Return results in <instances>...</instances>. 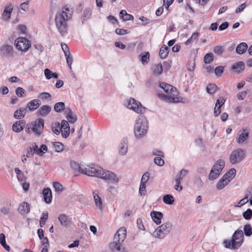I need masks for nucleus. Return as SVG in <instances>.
<instances>
[{"mask_svg":"<svg viewBox=\"0 0 252 252\" xmlns=\"http://www.w3.org/2000/svg\"><path fill=\"white\" fill-rule=\"evenodd\" d=\"M163 201L167 204L171 205L173 204L174 202V199L172 195L166 194L163 197Z\"/></svg>","mask_w":252,"mask_h":252,"instance_id":"37","label":"nucleus"},{"mask_svg":"<svg viewBox=\"0 0 252 252\" xmlns=\"http://www.w3.org/2000/svg\"><path fill=\"white\" fill-rule=\"evenodd\" d=\"M91 16V11L90 9L89 8H86L84 12L83 16L82 18V23H83L85 21H86L87 19H88Z\"/></svg>","mask_w":252,"mask_h":252,"instance_id":"44","label":"nucleus"},{"mask_svg":"<svg viewBox=\"0 0 252 252\" xmlns=\"http://www.w3.org/2000/svg\"><path fill=\"white\" fill-rule=\"evenodd\" d=\"M65 105L63 102L56 103L54 106V110L57 112H61L64 109Z\"/></svg>","mask_w":252,"mask_h":252,"instance_id":"41","label":"nucleus"},{"mask_svg":"<svg viewBox=\"0 0 252 252\" xmlns=\"http://www.w3.org/2000/svg\"><path fill=\"white\" fill-rule=\"evenodd\" d=\"M172 224L170 222H166L159 226L154 233L156 238L163 239L171 230Z\"/></svg>","mask_w":252,"mask_h":252,"instance_id":"6","label":"nucleus"},{"mask_svg":"<svg viewBox=\"0 0 252 252\" xmlns=\"http://www.w3.org/2000/svg\"><path fill=\"white\" fill-rule=\"evenodd\" d=\"M32 123L33 127V132H34L36 136H39L43 132L44 125V120L39 118L35 121L33 123Z\"/></svg>","mask_w":252,"mask_h":252,"instance_id":"12","label":"nucleus"},{"mask_svg":"<svg viewBox=\"0 0 252 252\" xmlns=\"http://www.w3.org/2000/svg\"><path fill=\"white\" fill-rule=\"evenodd\" d=\"M199 32H193L191 37L188 39L187 41L185 42L186 45H188L191 43L193 40H196L198 38V37L199 36Z\"/></svg>","mask_w":252,"mask_h":252,"instance_id":"46","label":"nucleus"},{"mask_svg":"<svg viewBox=\"0 0 252 252\" xmlns=\"http://www.w3.org/2000/svg\"><path fill=\"white\" fill-rule=\"evenodd\" d=\"M195 63L194 60L189 61L187 64V67L189 71H192L195 68Z\"/></svg>","mask_w":252,"mask_h":252,"instance_id":"51","label":"nucleus"},{"mask_svg":"<svg viewBox=\"0 0 252 252\" xmlns=\"http://www.w3.org/2000/svg\"><path fill=\"white\" fill-rule=\"evenodd\" d=\"M128 146L126 143H122L120 145V154L122 155H125L127 152Z\"/></svg>","mask_w":252,"mask_h":252,"instance_id":"45","label":"nucleus"},{"mask_svg":"<svg viewBox=\"0 0 252 252\" xmlns=\"http://www.w3.org/2000/svg\"><path fill=\"white\" fill-rule=\"evenodd\" d=\"M30 211V205L28 203L24 202L21 203L19 208L18 211L21 214H28Z\"/></svg>","mask_w":252,"mask_h":252,"instance_id":"28","label":"nucleus"},{"mask_svg":"<svg viewBox=\"0 0 252 252\" xmlns=\"http://www.w3.org/2000/svg\"><path fill=\"white\" fill-rule=\"evenodd\" d=\"M53 187L56 192H61L63 189V186L61 185V184L58 182H56L53 183Z\"/></svg>","mask_w":252,"mask_h":252,"instance_id":"49","label":"nucleus"},{"mask_svg":"<svg viewBox=\"0 0 252 252\" xmlns=\"http://www.w3.org/2000/svg\"><path fill=\"white\" fill-rule=\"evenodd\" d=\"M16 93L18 97H22L25 95V91L23 88L18 87L16 90Z\"/></svg>","mask_w":252,"mask_h":252,"instance_id":"53","label":"nucleus"},{"mask_svg":"<svg viewBox=\"0 0 252 252\" xmlns=\"http://www.w3.org/2000/svg\"><path fill=\"white\" fill-rule=\"evenodd\" d=\"M102 168L98 165L84 166L83 170H81V173L89 176H95L99 178Z\"/></svg>","mask_w":252,"mask_h":252,"instance_id":"7","label":"nucleus"},{"mask_svg":"<svg viewBox=\"0 0 252 252\" xmlns=\"http://www.w3.org/2000/svg\"><path fill=\"white\" fill-rule=\"evenodd\" d=\"M168 47L167 46L163 45L159 50V56L161 59H165L168 54Z\"/></svg>","mask_w":252,"mask_h":252,"instance_id":"32","label":"nucleus"},{"mask_svg":"<svg viewBox=\"0 0 252 252\" xmlns=\"http://www.w3.org/2000/svg\"><path fill=\"white\" fill-rule=\"evenodd\" d=\"M244 218L247 220H249L252 217V210L251 209H248L243 214Z\"/></svg>","mask_w":252,"mask_h":252,"instance_id":"48","label":"nucleus"},{"mask_svg":"<svg viewBox=\"0 0 252 252\" xmlns=\"http://www.w3.org/2000/svg\"><path fill=\"white\" fill-rule=\"evenodd\" d=\"M61 46H62V50L63 51L65 55L66 54H68L69 53H70L69 49L68 46L66 44L62 43Z\"/></svg>","mask_w":252,"mask_h":252,"instance_id":"62","label":"nucleus"},{"mask_svg":"<svg viewBox=\"0 0 252 252\" xmlns=\"http://www.w3.org/2000/svg\"><path fill=\"white\" fill-rule=\"evenodd\" d=\"M161 157H156L154 159L155 163L158 166H162L164 163V160L161 158Z\"/></svg>","mask_w":252,"mask_h":252,"instance_id":"56","label":"nucleus"},{"mask_svg":"<svg viewBox=\"0 0 252 252\" xmlns=\"http://www.w3.org/2000/svg\"><path fill=\"white\" fill-rule=\"evenodd\" d=\"M44 74L47 79H50L52 78L53 72H52L49 69L46 68L44 70Z\"/></svg>","mask_w":252,"mask_h":252,"instance_id":"63","label":"nucleus"},{"mask_svg":"<svg viewBox=\"0 0 252 252\" xmlns=\"http://www.w3.org/2000/svg\"><path fill=\"white\" fill-rule=\"evenodd\" d=\"M26 121L24 120L16 121L12 126V129L15 132L22 131L26 126Z\"/></svg>","mask_w":252,"mask_h":252,"instance_id":"18","label":"nucleus"},{"mask_svg":"<svg viewBox=\"0 0 252 252\" xmlns=\"http://www.w3.org/2000/svg\"><path fill=\"white\" fill-rule=\"evenodd\" d=\"M115 32L117 34L119 35H125L130 32L126 30L117 29L115 30Z\"/></svg>","mask_w":252,"mask_h":252,"instance_id":"61","label":"nucleus"},{"mask_svg":"<svg viewBox=\"0 0 252 252\" xmlns=\"http://www.w3.org/2000/svg\"><path fill=\"white\" fill-rule=\"evenodd\" d=\"M248 45L245 42H242L239 44L236 47V52L239 54L244 53L247 50Z\"/></svg>","mask_w":252,"mask_h":252,"instance_id":"33","label":"nucleus"},{"mask_svg":"<svg viewBox=\"0 0 252 252\" xmlns=\"http://www.w3.org/2000/svg\"><path fill=\"white\" fill-rule=\"evenodd\" d=\"M246 152L241 149H237L231 153L229 160L231 163L234 164L240 162L245 158Z\"/></svg>","mask_w":252,"mask_h":252,"instance_id":"8","label":"nucleus"},{"mask_svg":"<svg viewBox=\"0 0 252 252\" xmlns=\"http://www.w3.org/2000/svg\"><path fill=\"white\" fill-rule=\"evenodd\" d=\"M32 149L34 153L40 156H42L47 151L48 148L46 145H42L40 146V148H39L38 146L35 144L33 143L31 146Z\"/></svg>","mask_w":252,"mask_h":252,"instance_id":"16","label":"nucleus"},{"mask_svg":"<svg viewBox=\"0 0 252 252\" xmlns=\"http://www.w3.org/2000/svg\"><path fill=\"white\" fill-rule=\"evenodd\" d=\"M65 56L66 58V62H67L68 65L69 66L70 68H71V64L72 63V57L70 55V53H69L68 54H66L65 55Z\"/></svg>","mask_w":252,"mask_h":252,"instance_id":"60","label":"nucleus"},{"mask_svg":"<svg viewBox=\"0 0 252 252\" xmlns=\"http://www.w3.org/2000/svg\"><path fill=\"white\" fill-rule=\"evenodd\" d=\"M225 101V99L223 97H220L219 99L217 100L215 106L219 107H221V106L224 103Z\"/></svg>","mask_w":252,"mask_h":252,"instance_id":"59","label":"nucleus"},{"mask_svg":"<svg viewBox=\"0 0 252 252\" xmlns=\"http://www.w3.org/2000/svg\"><path fill=\"white\" fill-rule=\"evenodd\" d=\"M3 50L5 52L7 55H10L12 53L13 51L12 46L8 45H6L3 47Z\"/></svg>","mask_w":252,"mask_h":252,"instance_id":"54","label":"nucleus"},{"mask_svg":"<svg viewBox=\"0 0 252 252\" xmlns=\"http://www.w3.org/2000/svg\"><path fill=\"white\" fill-rule=\"evenodd\" d=\"M229 182L230 180L226 179L225 176H222V177L217 183L216 188L217 189L221 190L227 185Z\"/></svg>","mask_w":252,"mask_h":252,"instance_id":"27","label":"nucleus"},{"mask_svg":"<svg viewBox=\"0 0 252 252\" xmlns=\"http://www.w3.org/2000/svg\"><path fill=\"white\" fill-rule=\"evenodd\" d=\"M150 215L153 221L157 224H159L161 223V219L163 216L161 212L153 211L151 212Z\"/></svg>","mask_w":252,"mask_h":252,"instance_id":"21","label":"nucleus"},{"mask_svg":"<svg viewBox=\"0 0 252 252\" xmlns=\"http://www.w3.org/2000/svg\"><path fill=\"white\" fill-rule=\"evenodd\" d=\"M53 148L57 152H61L63 150L64 146L63 144L59 142H53Z\"/></svg>","mask_w":252,"mask_h":252,"instance_id":"38","label":"nucleus"},{"mask_svg":"<svg viewBox=\"0 0 252 252\" xmlns=\"http://www.w3.org/2000/svg\"><path fill=\"white\" fill-rule=\"evenodd\" d=\"M246 236H250L252 234V227L250 224H247L244 226V232Z\"/></svg>","mask_w":252,"mask_h":252,"instance_id":"42","label":"nucleus"},{"mask_svg":"<svg viewBox=\"0 0 252 252\" xmlns=\"http://www.w3.org/2000/svg\"><path fill=\"white\" fill-rule=\"evenodd\" d=\"M159 87L166 93V94H158L160 99L167 102L177 103L180 101L178 97L179 93L175 87L164 83H160Z\"/></svg>","mask_w":252,"mask_h":252,"instance_id":"2","label":"nucleus"},{"mask_svg":"<svg viewBox=\"0 0 252 252\" xmlns=\"http://www.w3.org/2000/svg\"><path fill=\"white\" fill-rule=\"evenodd\" d=\"M214 60V56L212 53L206 54L204 57V62L207 64L211 63Z\"/></svg>","mask_w":252,"mask_h":252,"instance_id":"43","label":"nucleus"},{"mask_svg":"<svg viewBox=\"0 0 252 252\" xmlns=\"http://www.w3.org/2000/svg\"><path fill=\"white\" fill-rule=\"evenodd\" d=\"M11 210L12 207L11 204H7L1 207L0 212L3 215H8L11 213Z\"/></svg>","mask_w":252,"mask_h":252,"instance_id":"34","label":"nucleus"},{"mask_svg":"<svg viewBox=\"0 0 252 252\" xmlns=\"http://www.w3.org/2000/svg\"><path fill=\"white\" fill-rule=\"evenodd\" d=\"M62 131V135L63 138H67L70 133V127L68 122L65 120H63L60 124Z\"/></svg>","mask_w":252,"mask_h":252,"instance_id":"14","label":"nucleus"},{"mask_svg":"<svg viewBox=\"0 0 252 252\" xmlns=\"http://www.w3.org/2000/svg\"><path fill=\"white\" fill-rule=\"evenodd\" d=\"M163 68L161 63H158L156 65L155 68L154 70L155 74L159 75L162 72Z\"/></svg>","mask_w":252,"mask_h":252,"instance_id":"47","label":"nucleus"},{"mask_svg":"<svg viewBox=\"0 0 252 252\" xmlns=\"http://www.w3.org/2000/svg\"><path fill=\"white\" fill-rule=\"evenodd\" d=\"M218 90V87L215 84H209L206 87L207 92L210 94H213Z\"/></svg>","mask_w":252,"mask_h":252,"instance_id":"35","label":"nucleus"},{"mask_svg":"<svg viewBox=\"0 0 252 252\" xmlns=\"http://www.w3.org/2000/svg\"><path fill=\"white\" fill-rule=\"evenodd\" d=\"M244 68L245 64L243 62L236 63H234L231 67V69L237 73H240L241 71L244 70Z\"/></svg>","mask_w":252,"mask_h":252,"instance_id":"26","label":"nucleus"},{"mask_svg":"<svg viewBox=\"0 0 252 252\" xmlns=\"http://www.w3.org/2000/svg\"><path fill=\"white\" fill-rule=\"evenodd\" d=\"M244 241L243 231L240 229L236 230L232 235V239H225L223 244L225 248L231 250H237L240 247Z\"/></svg>","mask_w":252,"mask_h":252,"instance_id":"4","label":"nucleus"},{"mask_svg":"<svg viewBox=\"0 0 252 252\" xmlns=\"http://www.w3.org/2000/svg\"><path fill=\"white\" fill-rule=\"evenodd\" d=\"M58 220L60 222L61 225L64 227L67 228L71 224L70 219L65 214H61L58 217Z\"/></svg>","mask_w":252,"mask_h":252,"instance_id":"17","label":"nucleus"},{"mask_svg":"<svg viewBox=\"0 0 252 252\" xmlns=\"http://www.w3.org/2000/svg\"><path fill=\"white\" fill-rule=\"evenodd\" d=\"M146 192V185L143 183H140L139 187V193L142 196L145 194Z\"/></svg>","mask_w":252,"mask_h":252,"instance_id":"55","label":"nucleus"},{"mask_svg":"<svg viewBox=\"0 0 252 252\" xmlns=\"http://www.w3.org/2000/svg\"><path fill=\"white\" fill-rule=\"evenodd\" d=\"M181 181L180 179L176 178L175 179V189L178 191H180L183 189L182 186L180 185Z\"/></svg>","mask_w":252,"mask_h":252,"instance_id":"57","label":"nucleus"},{"mask_svg":"<svg viewBox=\"0 0 252 252\" xmlns=\"http://www.w3.org/2000/svg\"><path fill=\"white\" fill-rule=\"evenodd\" d=\"M99 178L103 179L108 183L118 184L119 182V178L114 173L110 171L104 170L103 168Z\"/></svg>","mask_w":252,"mask_h":252,"instance_id":"9","label":"nucleus"},{"mask_svg":"<svg viewBox=\"0 0 252 252\" xmlns=\"http://www.w3.org/2000/svg\"><path fill=\"white\" fill-rule=\"evenodd\" d=\"M236 171L234 168L230 169L226 174L223 176H225V178L227 180H229L230 182L235 177L236 175Z\"/></svg>","mask_w":252,"mask_h":252,"instance_id":"36","label":"nucleus"},{"mask_svg":"<svg viewBox=\"0 0 252 252\" xmlns=\"http://www.w3.org/2000/svg\"><path fill=\"white\" fill-rule=\"evenodd\" d=\"M72 14V10L68 7L64 6L63 8L62 11L57 13L56 15V26L58 31L62 35H64L67 32V21L71 18Z\"/></svg>","mask_w":252,"mask_h":252,"instance_id":"1","label":"nucleus"},{"mask_svg":"<svg viewBox=\"0 0 252 252\" xmlns=\"http://www.w3.org/2000/svg\"><path fill=\"white\" fill-rule=\"evenodd\" d=\"M225 162L224 160L221 159L218 160L215 164L213 165L211 169V177L213 178V171H216L218 174H220L222 169L224 167Z\"/></svg>","mask_w":252,"mask_h":252,"instance_id":"15","label":"nucleus"},{"mask_svg":"<svg viewBox=\"0 0 252 252\" xmlns=\"http://www.w3.org/2000/svg\"><path fill=\"white\" fill-rule=\"evenodd\" d=\"M148 126L147 120L141 116L136 120L134 126V134L136 138L144 137L147 132Z\"/></svg>","mask_w":252,"mask_h":252,"instance_id":"5","label":"nucleus"},{"mask_svg":"<svg viewBox=\"0 0 252 252\" xmlns=\"http://www.w3.org/2000/svg\"><path fill=\"white\" fill-rule=\"evenodd\" d=\"M99 191L97 190H95L93 192V197L94 200L95 205L98 207L100 210H102V202L101 198L98 195Z\"/></svg>","mask_w":252,"mask_h":252,"instance_id":"24","label":"nucleus"},{"mask_svg":"<svg viewBox=\"0 0 252 252\" xmlns=\"http://www.w3.org/2000/svg\"><path fill=\"white\" fill-rule=\"evenodd\" d=\"M26 112L27 109L26 108L21 107L15 111L14 117L16 119L21 120L25 116Z\"/></svg>","mask_w":252,"mask_h":252,"instance_id":"25","label":"nucleus"},{"mask_svg":"<svg viewBox=\"0 0 252 252\" xmlns=\"http://www.w3.org/2000/svg\"><path fill=\"white\" fill-rule=\"evenodd\" d=\"M53 132L56 135H59L61 131L60 124L59 123H55L53 124L51 126Z\"/></svg>","mask_w":252,"mask_h":252,"instance_id":"39","label":"nucleus"},{"mask_svg":"<svg viewBox=\"0 0 252 252\" xmlns=\"http://www.w3.org/2000/svg\"><path fill=\"white\" fill-rule=\"evenodd\" d=\"M51 111V107L49 105H45L41 106L37 111L36 114L38 116L46 117Z\"/></svg>","mask_w":252,"mask_h":252,"instance_id":"22","label":"nucleus"},{"mask_svg":"<svg viewBox=\"0 0 252 252\" xmlns=\"http://www.w3.org/2000/svg\"><path fill=\"white\" fill-rule=\"evenodd\" d=\"M13 10L12 4H9L5 7L2 16L5 20H8L10 18L11 13Z\"/></svg>","mask_w":252,"mask_h":252,"instance_id":"29","label":"nucleus"},{"mask_svg":"<svg viewBox=\"0 0 252 252\" xmlns=\"http://www.w3.org/2000/svg\"><path fill=\"white\" fill-rule=\"evenodd\" d=\"M246 91H242L239 92L237 94L238 99L239 100H243L246 96L247 95Z\"/></svg>","mask_w":252,"mask_h":252,"instance_id":"64","label":"nucleus"},{"mask_svg":"<svg viewBox=\"0 0 252 252\" xmlns=\"http://www.w3.org/2000/svg\"><path fill=\"white\" fill-rule=\"evenodd\" d=\"M16 47L23 52L27 51L31 46L30 41L25 37H19L15 41Z\"/></svg>","mask_w":252,"mask_h":252,"instance_id":"10","label":"nucleus"},{"mask_svg":"<svg viewBox=\"0 0 252 252\" xmlns=\"http://www.w3.org/2000/svg\"><path fill=\"white\" fill-rule=\"evenodd\" d=\"M149 176H150V175L148 172L145 173L142 177L140 183H143V184H145L148 181V180L149 179Z\"/></svg>","mask_w":252,"mask_h":252,"instance_id":"58","label":"nucleus"},{"mask_svg":"<svg viewBox=\"0 0 252 252\" xmlns=\"http://www.w3.org/2000/svg\"><path fill=\"white\" fill-rule=\"evenodd\" d=\"M223 69L224 67L222 66L217 67L215 69V73L216 75L218 77H220L223 72Z\"/></svg>","mask_w":252,"mask_h":252,"instance_id":"50","label":"nucleus"},{"mask_svg":"<svg viewBox=\"0 0 252 252\" xmlns=\"http://www.w3.org/2000/svg\"><path fill=\"white\" fill-rule=\"evenodd\" d=\"M70 166L74 170H78L79 172L81 173V170H83L84 166H81L79 165L76 161H70Z\"/></svg>","mask_w":252,"mask_h":252,"instance_id":"40","label":"nucleus"},{"mask_svg":"<svg viewBox=\"0 0 252 252\" xmlns=\"http://www.w3.org/2000/svg\"><path fill=\"white\" fill-rule=\"evenodd\" d=\"M125 228H120L115 234L113 241L109 245L110 249L114 252H124L123 244L126 237Z\"/></svg>","mask_w":252,"mask_h":252,"instance_id":"3","label":"nucleus"},{"mask_svg":"<svg viewBox=\"0 0 252 252\" xmlns=\"http://www.w3.org/2000/svg\"><path fill=\"white\" fill-rule=\"evenodd\" d=\"M40 104L41 102L39 99H33L27 103L26 108L29 109L31 111H33L40 106Z\"/></svg>","mask_w":252,"mask_h":252,"instance_id":"19","label":"nucleus"},{"mask_svg":"<svg viewBox=\"0 0 252 252\" xmlns=\"http://www.w3.org/2000/svg\"><path fill=\"white\" fill-rule=\"evenodd\" d=\"M120 17L124 21H129L134 19L133 16L131 14H128L125 10H122L120 11Z\"/></svg>","mask_w":252,"mask_h":252,"instance_id":"31","label":"nucleus"},{"mask_svg":"<svg viewBox=\"0 0 252 252\" xmlns=\"http://www.w3.org/2000/svg\"><path fill=\"white\" fill-rule=\"evenodd\" d=\"M224 49L222 46H217L214 49V52L218 55H220L223 52Z\"/></svg>","mask_w":252,"mask_h":252,"instance_id":"52","label":"nucleus"},{"mask_svg":"<svg viewBox=\"0 0 252 252\" xmlns=\"http://www.w3.org/2000/svg\"><path fill=\"white\" fill-rule=\"evenodd\" d=\"M127 107L138 113H142L145 111V108L142 107L141 103L132 98L129 99Z\"/></svg>","mask_w":252,"mask_h":252,"instance_id":"11","label":"nucleus"},{"mask_svg":"<svg viewBox=\"0 0 252 252\" xmlns=\"http://www.w3.org/2000/svg\"><path fill=\"white\" fill-rule=\"evenodd\" d=\"M65 114L66 118L70 123H74L77 121V116L72 112L70 108H66Z\"/></svg>","mask_w":252,"mask_h":252,"instance_id":"20","label":"nucleus"},{"mask_svg":"<svg viewBox=\"0 0 252 252\" xmlns=\"http://www.w3.org/2000/svg\"><path fill=\"white\" fill-rule=\"evenodd\" d=\"M138 59L141 61L142 64H147L150 59V53L149 52H145L138 56Z\"/></svg>","mask_w":252,"mask_h":252,"instance_id":"30","label":"nucleus"},{"mask_svg":"<svg viewBox=\"0 0 252 252\" xmlns=\"http://www.w3.org/2000/svg\"><path fill=\"white\" fill-rule=\"evenodd\" d=\"M249 135V132L247 128L243 127L240 129L237 134L236 137V141L239 144H242L244 143L248 138Z\"/></svg>","mask_w":252,"mask_h":252,"instance_id":"13","label":"nucleus"},{"mask_svg":"<svg viewBox=\"0 0 252 252\" xmlns=\"http://www.w3.org/2000/svg\"><path fill=\"white\" fill-rule=\"evenodd\" d=\"M42 194L45 202L48 204L50 203L52 198L51 190L49 188L44 189L43 190Z\"/></svg>","mask_w":252,"mask_h":252,"instance_id":"23","label":"nucleus"}]
</instances>
